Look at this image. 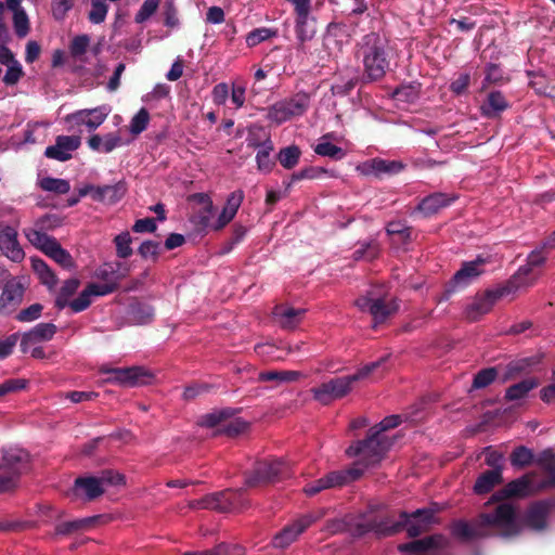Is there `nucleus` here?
I'll return each instance as SVG.
<instances>
[{"mask_svg":"<svg viewBox=\"0 0 555 555\" xmlns=\"http://www.w3.org/2000/svg\"><path fill=\"white\" fill-rule=\"evenodd\" d=\"M347 527H350L358 535H362L371 531L376 533L384 532L382 529V522L372 512L361 515L356 519H331L326 521L324 531L328 534H335L344 531Z\"/></svg>","mask_w":555,"mask_h":555,"instance_id":"9b49d317","label":"nucleus"},{"mask_svg":"<svg viewBox=\"0 0 555 555\" xmlns=\"http://www.w3.org/2000/svg\"><path fill=\"white\" fill-rule=\"evenodd\" d=\"M90 46V37L88 35H79L73 38L69 52L78 62H85V55Z\"/></svg>","mask_w":555,"mask_h":555,"instance_id":"37998d69","label":"nucleus"},{"mask_svg":"<svg viewBox=\"0 0 555 555\" xmlns=\"http://www.w3.org/2000/svg\"><path fill=\"white\" fill-rule=\"evenodd\" d=\"M502 482V473L500 469H490L482 473L476 480L474 491L477 494L490 492L496 485Z\"/></svg>","mask_w":555,"mask_h":555,"instance_id":"f704fd0d","label":"nucleus"},{"mask_svg":"<svg viewBox=\"0 0 555 555\" xmlns=\"http://www.w3.org/2000/svg\"><path fill=\"white\" fill-rule=\"evenodd\" d=\"M488 258L478 256L472 261L464 262L462 268L454 274L451 286L447 291L446 299L455 288H463L476 281L486 270Z\"/></svg>","mask_w":555,"mask_h":555,"instance_id":"2eb2a0df","label":"nucleus"},{"mask_svg":"<svg viewBox=\"0 0 555 555\" xmlns=\"http://www.w3.org/2000/svg\"><path fill=\"white\" fill-rule=\"evenodd\" d=\"M496 377V371L493 367L481 370L474 378L475 388H483L491 384Z\"/></svg>","mask_w":555,"mask_h":555,"instance_id":"680f3d73","label":"nucleus"},{"mask_svg":"<svg viewBox=\"0 0 555 555\" xmlns=\"http://www.w3.org/2000/svg\"><path fill=\"white\" fill-rule=\"evenodd\" d=\"M540 398L545 403L555 402V370L552 372L551 384L541 389Z\"/></svg>","mask_w":555,"mask_h":555,"instance_id":"774afa93","label":"nucleus"},{"mask_svg":"<svg viewBox=\"0 0 555 555\" xmlns=\"http://www.w3.org/2000/svg\"><path fill=\"white\" fill-rule=\"evenodd\" d=\"M93 190V199L105 204H115L125 194V186L121 183L104 186H90Z\"/></svg>","mask_w":555,"mask_h":555,"instance_id":"2f4dec72","label":"nucleus"},{"mask_svg":"<svg viewBox=\"0 0 555 555\" xmlns=\"http://www.w3.org/2000/svg\"><path fill=\"white\" fill-rule=\"evenodd\" d=\"M301 376L298 371H267L259 373L260 382H273L276 385L284 383H292L297 380Z\"/></svg>","mask_w":555,"mask_h":555,"instance_id":"58836bf2","label":"nucleus"},{"mask_svg":"<svg viewBox=\"0 0 555 555\" xmlns=\"http://www.w3.org/2000/svg\"><path fill=\"white\" fill-rule=\"evenodd\" d=\"M300 154L301 152L296 145L284 147L279 153V162L284 168L292 169L298 164Z\"/></svg>","mask_w":555,"mask_h":555,"instance_id":"49530a36","label":"nucleus"},{"mask_svg":"<svg viewBox=\"0 0 555 555\" xmlns=\"http://www.w3.org/2000/svg\"><path fill=\"white\" fill-rule=\"evenodd\" d=\"M363 470L364 467L361 465H357L356 463L354 467L352 468L340 472H332L320 479L308 482L304 487L302 491L306 495L313 496L323 490L339 487L352 480H356L362 475Z\"/></svg>","mask_w":555,"mask_h":555,"instance_id":"9d476101","label":"nucleus"},{"mask_svg":"<svg viewBox=\"0 0 555 555\" xmlns=\"http://www.w3.org/2000/svg\"><path fill=\"white\" fill-rule=\"evenodd\" d=\"M310 106V96L298 92L272 104L268 108L267 119L275 125H282L293 118L302 116Z\"/></svg>","mask_w":555,"mask_h":555,"instance_id":"423d86ee","label":"nucleus"},{"mask_svg":"<svg viewBox=\"0 0 555 555\" xmlns=\"http://www.w3.org/2000/svg\"><path fill=\"white\" fill-rule=\"evenodd\" d=\"M74 5L73 0H52V15L57 21H63Z\"/></svg>","mask_w":555,"mask_h":555,"instance_id":"5fc2aeb1","label":"nucleus"},{"mask_svg":"<svg viewBox=\"0 0 555 555\" xmlns=\"http://www.w3.org/2000/svg\"><path fill=\"white\" fill-rule=\"evenodd\" d=\"M356 306L362 311H369L376 323L385 321L398 310L395 299L375 297L373 295L361 296L356 300Z\"/></svg>","mask_w":555,"mask_h":555,"instance_id":"dca6fc26","label":"nucleus"},{"mask_svg":"<svg viewBox=\"0 0 555 555\" xmlns=\"http://www.w3.org/2000/svg\"><path fill=\"white\" fill-rule=\"evenodd\" d=\"M108 12V7L104 0H91V9L88 13V18L92 24H101L105 21Z\"/></svg>","mask_w":555,"mask_h":555,"instance_id":"09e8293b","label":"nucleus"},{"mask_svg":"<svg viewBox=\"0 0 555 555\" xmlns=\"http://www.w3.org/2000/svg\"><path fill=\"white\" fill-rule=\"evenodd\" d=\"M125 485V476L118 472L105 470L100 476L79 477L75 480L72 495L85 500L100 496L109 487Z\"/></svg>","mask_w":555,"mask_h":555,"instance_id":"39448f33","label":"nucleus"},{"mask_svg":"<svg viewBox=\"0 0 555 555\" xmlns=\"http://www.w3.org/2000/svg\"><path fill=\"white\" fill-rule=\"evenodd\" d=\"M522 528L515 507L509 502L499 503L492 512L482 513L474 522L459 520L453 524L452 534L461 540H472L496 532L503 537H511L520 532Z\"/></svg>","mask_w":555,"mask_h":555,"instance_id":"f257e3e1","label":"nucleus"},{"mask_svg":"<svg viewBox=\"0 0 555 555\" xmlns=\"http://www.w3.org/2000/svg\"><path fill=\"white\" fill-rule=\"evenodd\" d=\"M533 460V452L526 447H518L511 454V464L514 467H525L532 463Z\"/></svg>","mask_w":555,"mask_h":555,"instance_id":"8fccbe9b","label":"nucleus"},{"mask_svg":"<svg viewBox=\"0 0 555 555\" xmlns=\"http://www.w3.org/2000/svg\"><path fill=\"white\" fill-rule=\"evenodd\" d=\"M46 255L52 258L55 262H57L61 267L65 269H70L74 267V260L70 254L64 248H62L57 241L52 243V246H50Z\"/></svg>","mask_w":555,"mask_h":555,"instance_id":"a19ab883","label":"nucleus"},{"mask_svg":"<svg viewBox=\"0 0 555 555\" xmlns=\"http://www.w3.org/2000/svg\"><path fill=\"white\" fill-rule=\"evenodd\" d=\"M289 462L282 459H274L257 463L253 473L246 478L248 487L274 482L287 475L289 472Z\"/></svg>","mask_w":555,"mask_h":555,"instance_id":"1a4fd4ad","label":"nucleus"},{"mask_svg":"<svg viewBox=\"0 0 555 555\" xmlns=\"http://www.w3.org/2000/svg\"><path fill=\"white\" fill-rule=\"evenodd\" d=\"M31 266L43 284L48 285L49 287H53L56 284V278L54 273L50 270L43 260L31 258Z\"/></svg>","mask_w":555,"mask_h":555,"instance_id":"c03bdc74","label":"nucleus"},{"mask_svg":"<svg viewBox=\"0 0 555 555\" xmlns=\"http://www.w3.org/2000/svg\"><path fill=\"white\" fill-rule=\"evenodd\" d=\"M229 416L228 411H218L203 416L201 424L205 427L222 426L230 434H237L244 429L245 424L238 421L222 424Z\"/></svg>","mask_w":555,"mask_h":555,"instance_id":"c85d7f7f","label":"nucleus"},{"mask_svg":"<svg viewBox=\"0 0 555 555\" xmlns=\"http://www.w3.org/2000/svg\"><path fill=\"white\" fill-rule=\"evenodd\" d=\"M377 255V246L375 243L362 244L354 253L356 260H371Z\"/></svg>","mask_w":555,"mask_h":555,"instance_id":"338daca9","label":"nucleus"},{"mask_svg":"<svg viewBox=\"0 0 555 555\" xmlns=\"http://www.w3.org/2000/svg\"><path fill=\"white\" fill-rule=\"evenodd\" d=\"M273 35H274V31H272L269 28H266V27L257 28V29L250 31L246 36V43L248 47H255V46L259 44L260 42L269 39Z\"/></svg>","mask_w":555,"mask_h":555,"instance_id":"13d9d810","label":"nucleus"},{"mask_svg":"<svg viewBox=\"0 0 555 555\" xmlns=\"http://www.w3.org/2000/svg\"><path fill=\"white\" fill-rule=\"evenodd\" d=\"M491 301L487 297H481L474 300L466 309V314L469 319L487 313L490 310Z\"/></svg>","mask_w":555,"mask_h":555,"instance_id":"3c124183","label":"nucleus"},{"mask_svg":"<svg viewBox=\"0 0 555 555\" xmlns=\"http://www.w3.org/2000/svg\"><path fill=\"white\" fill-rule=\"evenodd\" d=\"M23 76V68L18 61L13 62L7 66V72L3 77V81L5 85L12 86L15 85L21 77Z\"/></svg>","mask_w":555,"mask_h":555,"instance_id":"052dcab7","label":"nucleus"},{"mask_svg":"<svg viewBox=\"0 0 555 555\" xmlns=\"http://www.w3.org/2000/svg\"><path fill=\"white\" fill-rule=\"evenodd\" d=\"M538 386V380L534 378L524 379L506 390V398L508 400H518L524 398L531 389Z\"/></svg>","mask_w":555,"mask_h":555,"instance_id":"79ce46f5","label":"nucleus"},{"mask_svg":"<svg viewBox=\"0 0 555 555\" xmlns=\"http://www.w3.org/2000/svg\"><path fill=\"white\" fill-rule=\"evenodd\" d=\"M244 199V193L242 191H234L232 192L228 199H227V203L223 207V209L221 210L216 223L212 225V228L215 230H220L222 228H224L229 222H231L233 220V218L235 217L242 202Z\"/></svg>","mask_w":555,"mask_h":555,"instance_id":"bb28decb","label":"nucleus"},{"mask_svg":"<svg viewBox=\"0 0 555 555\" xmlns=\"http://www.w3.org/2000/svg\"><path fill=\"white\" fill-rule=\"evenodd\" d=\"M400 423V416L391 415L385 417L378 425L370 429L364 441H359L347 449L349 456H358L357 465L364 468L378 463L392 444L390 438L385 434Z\"/></svg>","mask_w":555,"mask_h":555,"instance_id":"f03ea898","label":"nucleus"},{"mask_svg":"<svg viewBox=\"0 0 555 555\" xmlns=\"http://www.w3.org/2000/svg\"><path fill=\"white\" fill-rule=\"evenodd\" d=\"M535 462L550 473H555V453L552 449L542 451L535 459Z\"/></svg>","mask_w":555,"mask_h":555,"instance_id":"0e129e2a","label":"nucleus"},{"mask_svg":"<svg viewBox=\"0 0 555 555\" xmlns=\"http://www.w3.org/2000/svg\"><path fill=\"white\" fill-rule=\"evenodd\" d=\"M507 102L500 92H491L481 106L482 114L487 117H494L506 109Z\"/></svg>","mask_w":555,"mask_h":555,"instance_id":"e433bc0d","label":"nucleus"},{"mask_svg":"<svg viewBox=\"0 0 555 555\" xmlns=\"http://www.w3.org/2000/svg\"><path fill=\"white\" fill-rule=\"evenodd\" d=\"M548 514L550 504L547 502L534 503L526 513L525 524L532 530L541 531L547 526Z\"/></svg>","mask_w":555,"mask_h":555,"instance_id":"a878e982","label":"nucleus"},{"mask_svg":"<svg viewBox=\"0 0 555 555\" xmlns=\"http://www.w3.org/2000/svg\"><path fill=\"white\" fill-rule=\"evenodd\" d=\"M42 312V306L40 304H34L26 309H23L16 315L20 322H31L37 320Z\"/></svg>","mask_w":555,"mask_h":555,"instance_id":"e2e57ef3","label":"nucleus"},{"mask_svg":"<svg viewBox=\"0 0 555 555\" xmlns=\"http://www.w3.org/2000/svg\"><path fill=\"white\" fill-rule=\"evenodd\" d=\"M113 289L114 286L107 283H91L83 289V292L78 296V298L69 302V306L74 312L83 311L90 306L91 296H104L112 293Z\"/></svg>","mask_w":555,"mask_h":555,"instance_id":"5701e85b","label":"nucleus"},{"mask_svg":"<svg viewBox=\"0 0 555 555\" xmlns=\"http://www.w3.org/2000/svg\"><path fill=\"white\" fill-rule=\"evenodd\" d=\"M13 25L18 37L23 38L27 36L29 31V20L25 10L13 14Z\"/></svg>","mask_w":555,"mask_h":555,"instance_id":"6e6d98bb","label":"nucleus"},{"mask_svg":"<svg viewBox=\"0 0 555 555\" xmlns=\"http://www.w3.org/2000/svg\"><path fill=\"white\" fill-rule=\"evenodd\" d=\"M125 142L117 134L108 133L104 137L94 134L88 140L91 150L100 153H111L116 147L124 145Z\"/></svg>","mask_w":555,"mask_h":555,"instance_id":"7c9ffc66","label":"nucleus"},{"mask_svg":"<svg viewBox=\"0 0 555 555\" xmlns=\"http://www.w3.org/2000/svg\"><path fill=\"white\" fill-rule=\"evenodd\" d=\"M150 120L149 113L145 108H141L131 119L130 121V132L133 134H139L144 131L147 127Z\"/></svg>","mask_w":555,"mask_h":555,"instance_id":"603ef678","label":"nucleus"},{"mask_svg":"<svg viewBox=\"0 0 555 555\" xmlns=\"http://www.w3.org/2000/svg\"><path fill=\"white\" fill-rule=\"evenodd\" d=\"M384 359L367 363L353 374L331 378L330 380L322 383L318 387L311 389L314 400L322 404H328L332 401L346 397L352 391L357 383L366 379L382 365Z\"/></svg>","mask_w":555,"mask_h":555,"instance_id":"7ed1b4c3","label":"nucleus"},{"mask_svg":"<svg viewBox=\"0 0 555 555\" xmlns=\"http://www.w3.org/2000/svg\"><path fill=\"white\" fill-rule=\"evenodd\" d=\"M550 247L544 244L531 251L527 258V263L518 269L509 281L511 287L519 289L531 285L539 276L540 269L544 264L548 255Z\"/></svg>","mask_w":555,"mask_h":555,"instance_id":"6e6552de","label":"nucleus"},{"mask_svg":"<svg viewBox=\"0 0 555 555\" xmlns=\"http://www.w3.org/2000/svg\"><path fill=\"white\" fill-rule=\"evenodd\" d=\"M40 188L47 192L65 194L70 190L69 182L65 179L46 177L39 182Z\"/></svg>","mask_w":555,"mask_h":555,"instance_id":"a18cd8bd","label":"nucleus"},{"mask_svg":"<svg viewBox=\"0 0 555 555\" xmlns=\"http://www.w3.org/2000/svg\"><path fill=\"white\" fill-rule=\"evenodd\" d=\"M403 168L400 162L373 158L357 166V170L364 176L379 177L382 175H393Z\"/></svg>","mask_w":555,"mask_h":555,"instance_id":"4be33fe9","label":"nucleus"},{"mask_svg":"<svg viewBox=\"0 0 555 555\" xmlns=\"http://www.w3.org/2000/svg\"><path fill=\"white\" fill-rule=\"evenodd\" d=\"M253 146H260L259 151L256 155V163L257 168L259 171L268 173L272 170L274 166V162L272 160L270 154L273 151V143L268 138L266 141L260 145L258 143H249Z\"/></svg>","mask_w":555,"mask_h":555,"instance_id":"c9c22d12","label":"nucleus"},{"mask_svg":"<svg viewBox=\"0 0 555 555\" xmlns=\"http://www.w3.org/2000/svg\"><path fill=\"white\" fill-rule=\"evenodd\" d=\"M159 0H145L135 14L134 21L137 23H143L149 20L157 10Z\"/></svg>","mask_w":555,"mask_h":555,"instance_id":"4d7b16f0","label":"nucleus"},{"mask_svg":"<svg viewBox=\"0 0 555 555\" xmlns=\"http://www.w3.org/2000/svg\"><path fill=\"white\" fill-rule=\"evenodd\" d=\"M400 518L401 520L390 528H386L382 525L384 532L379 533H392L398 531L399 527L402 526L405 528L410 537H417L427 531L430 525L435 521L434 512L430 508L417 509L412 514L402 513Z\"/></svg>","mask_w":555,"mask_h":555,"instance_id":"ddd939ff","label":"nucleus"},{"mask_svg":"<svg viewBox=\"0 0 555 555\" xmlns=\"http://www.w3.org/2000/svg\"><path fill=\"white\" fill-rule=\"evenodd\" d=\"M96 519V517H86L61 522L55 527V534L67 535L74 532L86 530L93 522H95Z\"/></svg>","mask_w":555,"mask_h":555,"instance_id":"4c0bfd02","label":"nucleus"},{"mask_svg":"<svg viewBox=\"0 0 555 555\" xmlns=\"http://www.w3.org/2000/svg\"><path fill=\"white\" fill-rule=\"evenodd\" d=\"M454 201L443 193H435L425 197L417 206V209L425 216L436 214L439 209L449 206Z\"/></svg>","mask_w":555,"mask_h":555,"instance_id":"473e14b6","label":"nucleus"},{"mask_svg":"<svg viewBox=\"0 0 555 555\" xmlns=\"http://www.w3.org/2000/svg\"><path fill=\"white\" fill-rule=\"evenodd\" d=\"M242 489L237 490H225L217 493H211L204 496L201 500H194L190 502L191 508H210L220 512H231L232 503H230V496H241Z\"/></svg>","mask_w":555,"mask_h":555,"instance_id":"a211bd4d","label":"nucleus"},{"mask_svg":"<svg viewBox=\"0 0 555 555\" xmlns=\"http://www.w3.org/2000/svg\"><path fill=\"white\" fill-rule=\"evenodd\" d=\"M360 53L367 77L372 80L382 78L388 68L385 55V40L379 35L371 33L363 37Z\"/></svg>","mask_w":555,"mask_h":555,"instance_id":"20e7f679","label":"nucleus"},{"mask_svg":"<svg viewBox=\"0 0 555 555\" xmlns=\"http://www.w3.org/2000/svg\"><path fill=\"white\" fill-rule=\"evenodd\" d=\"M0 249L14 262L24 259L25 253L17 241V230L11 225H0Z\"/></svg>","mask_w":555,"mask_h":555,"instance_id":"aec40b11","label":"nucleus"},{"mask_svg":"<svg viewBox=\"0 0 555 555\" xmlns=\"http://www.w3.org/2000/svg\"><path fill=\"white\" fill-rule=\"evenodd\" d=\"M537 486L532 480V476L526 475L507 483L505 488L501 491V494H503L506 498L526 496L533 492Z\"/></svg>","mask_w":555,"mask_h":555,"instance_id":"c756f323","label":"nucleus"},{"mask_svg":"<svg viewBox=\"0 0 555 555\" xmlns=\"http://www.w3.org/2000/svg\"><path fill=\"white\" fill-rule=\"evenodd\" d=\"M80 145V138L76 135H60L54 145L48 146L44 155L60 162L72 158V153Z\"/></svg>","mask_w":555,"mask_h":555,"instance_id":"412c9836","label":"nucleus"},{"mask_svg":"<svg viewBox=\"0 0 555 555\" xmlns=\"http://www.w3.org/2000/svg\"><path fill=\"white\" fill-rule=\"evenodd\" d=\"M24 234L31 245L41 249L44 254L56 240L37 229H25Z\"/></svg>","mask_w":555,"mask_h":555,"instance_id":"ea45409f","label":"nucleus"},{"mask_svg":"<svg viewBox=\"0 0 555 555\" xmlns=\"http://www.w3.org/2000/svg\"><path fill=\"white\" fill-rule=\"evenodd\" d=\"M27 385L26 379L22 378H12L8 379L4 383L0 384V398L4 397L5 395L24 389Z\"/></svg>","mask_w":555,"mask_h":555,"instance_id":"69168bd1","label":"nucleus"},{"mask_svg":"<svg viewBox=\"0 0 555 555\" xmlns=\"http://www.w3.org/2000/svg\"><path fill=\"white\" fill-rule=\"evenodd\" d=\"M25 292V284L22 279L8 281L0 295V313L11 314L22 302Z\"/></svg>","mask_w":555,"mask_h":555,"instance_id":"f3484780","label":"nucleus"},{"mask_svg":"<svg viewBox=\"0 0 555 555\" xmlns=\"http://www.w3.org/2000/svg\"><path fill=\"white\" fill-rule=\"evenodd\" d=\"M305 313V309L289 306H278L273 311L276 322L287 330L295 328L304 319Z\"/></svg>","mask_w":555,"mask_h":555,"instance_id":"cd10ccee","label":"nucleus"},{"mask_svg":"<svg viewBox=\"0 0 555 555\" xmlns=\"http://www.w3.org/2000/svg\"><path fill=\"white\" fill-rule=\"evenodd\" d=\"M314 152L320 156H326L334 159H340L344 156V152L337 145L327 141V137H323L321 141L315 145Z\"/></svg>","mask_w":555,"mask_h":555,"instance_id":"de8ad7c7","label":"nucleus"},{"mask_svg":"<svg viewBox=\"0 0 555 555\" xmlns=\"http://www.w3.org/2000/svg\"><path fill=\"white\" fill-rule=\"evenodd\" d=\"M295 31L300 42L311 40L315 35V21L309 13L296 15Z\"/></svg>","mask_w":555,"mask_h":555,"instance_id":"72a5a7b5","label":"nucleus"},{"mask_svg":"<svg viewBox=\"0 0 555 555\" xmlns=\"http://www.w3.org/2000/svg\"><path fill=\"white\" fill-rule=\"evenodd\" d=\"M446 540L441 535H433L421 540H414L409 543L400 544L399 551L408 555H426L433 548L442 547Z\"/></svg>","mask_w":555,"mask_h":555,"instance_id":"393cba45","label":"nucleus"},{"mask_svg":"<svg viewBox=\"0 0 555 555\" xmlns=\"http://www.w3.org/2000/svg\"><path fill=\"white\" fill-rule=\"evenodd\" d=\"M56 332V326L52 323H39L22 337L21 348L23 352H27L33 345L50 340Z\"/></svg>","mask_w":555,"mask_h":555,"instance_id":"b1692460","label":"nucleus"},{"mask_svg":"<svg viewBox=\"0 0 555 555\" xmlns=\"http://www.w3.org/2000/svg\"><path fill=\"white\" fill-rule=\"evenodd\" d=\"M322 511L315 513H308L295 519L289 525L285 526L272 539V545L276 548H286L294 543L298 537L308 529L312 524L323 517Z\"/></svg>","mask_w":555,"mask_h":555,"instance_id":"4468645a","label":"nucleus"},{"mask_svg":"<svg viewBox=\"0 0 555 555\" xmlns=\"http://www.w3.org/2000/svg\"><path fill=\"white\" fill-rule=\"evenodd\" d=\"M111 112L107 105H102L91 109H80L66 116L67 121L78 126H86L89 130H95L106 119Z\"/></svg>","mask_w":555,"mask_h":555,"instance_id":"6ab92c4d","label":"nucleus"},{"mask_svg":"<svg viewBox=\"0 0 555 555\" xmlns=\"http://www.w3.org/2000/svg\"><path fill=\"white\" fill-rule=\"evenodd\" d=\"M29 454L23 449L12 448L4 452L0 466V492L14 487L16 478L27 469Z\"/></svg>","mask_w":555,"mask_h":555,"instance_id":"0eeeda50","label":"nucleus"},{"mask_svg":"<svg viewBox=\"0 0 555 555\" xmlns=\"http://www.w3.org/2000/svg\"><path fill=\"white\" fill-rule=\"evenodd\" d=\"M102 373L109 374L107 382L126 387H134L150 384L153 379L152 373L143 366L131 367H108L102 366Z\"/></svg>","mask_w":555,"mask_h":555,"instance_id":"f8f14e48","label":"nucleus"},{"mask_svg":"<svg viewBox=\"0 0 555 555\" xmlns=\"http://www.w3.org/2000/svg\"><path fill=\"white\" fill-rule=\"evenodd\" d=\"M115 244H116L117 255L120 258H127L132 254V248L130 247L131 236L128 232L118 234L115 237Z\"/></svg>","mask_w":555,"mask_h":555,"instance_id":"864d4df0","label":"nucleus"},{"mask_svg":"<svg viewBox=\"0 0 555 555\" xmlns=\"http://www.w3.org/2000/svg\"><path fill=\"white\" fill-rule=\"evenodd\" d=\"M418 96V90L414 86H402L393 92V98L401 102H414Z\"/></svg>","mask_w":555,"mask_h":555,"instance_id":"bf43d9fd","label":"nucleus"}]
</instances>
